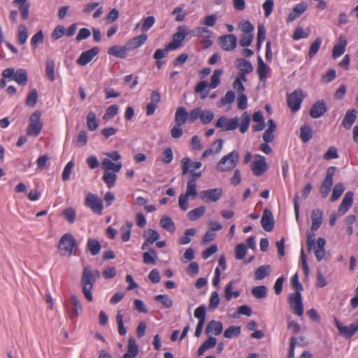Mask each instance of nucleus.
Masks as SVG:
<instances>
[{"instance_id": "obj_1", "label": "nucleus", "mask_w": 358, "mask_h": 358, "mask_svg": "<svg viewBox=\"0 0 358 358\" xmlns=\"http://www.w3.org/2000/svg\"><path fill=\"white\" fill-rule=\"evenodd\" d=\"M95 281L96 278L94 276L91 268L89 266L85 267L81 277L82 292L89 301H93L91 291Z\"/></svg>"}, {"instance_id": "obj_2", "label": "nucleus", "mask_w": 358, "mask_h": 358, "mask_svg": "<svg viewBox=\"0 0 358 358\" xmlns=\"http://www.w3.org/2000/svg\"><path fill=\"white\" fill-rule=\"evenodd\" d=\"M58 248L62 256L75 255L78 248L76 240L71 234H65L59 241Z\"/></svg>"}, {"instance_id": "obj_3", "label": "nucleus", "mask_w": 358, "mask_h": 358, "mask_svg": "<svg viewBox=\"0 0 358 358\" xmlns=\"http://www.w3.org/2000/svg\"><path fill=\"white\" fill-rule=\"evenodd\" d=\"M354 193L348 191L345 193L338 211L331 214L329 217V224H335L337 217L343 215L348 209L352 206L353 203Z\"/></svg>"}, {"instance_id": "obj_4", "label": "nucleus", "mask_w": 358, "mask_h": 358, "mask_svg": "<svg viewBox=\"0 0 358 358\" xmlns=\"http://www.w3.org/2000/svg\"><path fill=\"white\" fill-rule=\"evenodd\" d=\"M238 161V153L234 150L224 156L217 164L216 169L219 171H228L233 169Z\"/></svg>"}, {"instance_id": "obj_5", "label": "nucleus", "mask_w": 358, "mask_h": 358, "mask_svg": "<svg viewBox=\"0 0 358 358\" xmlns=\"http://www.w3.org/2000/svg\"><path fill=\"white\" fill-rule=\"evenodd\" d=\"M41 113L40 110H35L29 118V125L27 129V135L37 136L43 127V122L41 120Z\"/></svg>"}, {"instance_id": "obj_6", "label": "nucleus", "mask_w": 358, "mask_h": 358, "mask_svg": "<svg viewBox=\"0 0 358 358\" xmlns=\"http://www.w3.org/2000/svg\"><path fill=\"white\" fill-rule=\"evenodd\" d=\"M213 118L214 113L212 111L203 110L201 108L197 107L190 111L189 122L194 123L197 119H199L203 124H208Z\"/></svg>"}, {"instance_id": "obj_7", "label": "nucleus", "mask_w": 358, "mask_h": 358, "mask_svg": "<svg viewBox=\"0 0 358 358\" xmlns=\"http://www.w3.org/2000/svg\"><path fill=\"white\" fill-rule=\"evenodd\" d=\"M304 97L305 95L300 89L294 90L292 93L287 94V106L292 113L296 112L300 108Z\"/></svg>"}, {"instance_id": "obj_8", "label": "nucleus", "mask_w": 358, "mask_h": 358, "mask_svg": "<svg viewBox=\"0 0 358 358\" xmlns=\"http://www.w3.org/2000/svg\"><path fill=\"white\" fill-rule=\"evenodd\" d=\"M336 171V167L330 166L327 169L326 176L322 183L320 192L323 198H326L331 191L333 185V177Z\"/></svg>"}, {"instance_id": "obj_9", "label": "nucleus", "mask_w": 358, "mask_h": 358, "mask_svg": "<svg viewBox=\"0 0 358 358\" xmlns=\"http://www.w3.org/2000/svg\"><path fill=\"white\" fill-rule=\"evenodd\" d=\"M288 302L295 315L298 316H301L303 315V306L300 292H296L294 294H290L288 297Z\"/></svg>"}, {"instance_id": "obj_10", "label": "nucleus", "mask_w": 358, "mask_h": 358, "mask_svg": "<svg viewBox=\"0 0 358 358\" xmlns=\"http://www.w3.org/2000/svg\"><path fill=\"white\" fill-rule=\"evenodd\" d=\"M334 322L339 334L346 338L352 337L358 330V320L350 324V326L343 325L336 317H334Z\"/></svg>"}, {"instance_id": "obj_11", "label": "nucleus", "mask_w": 358, "mask_h": 358, "mask_svg": "<svg viewBox=\"0 0 358 358\" xmlns=\"http://www.w3.org/2000/svg\"><path fill=\"white\" fill-rule=\"evenodd\" d=\"M85 203L94 213L98 215L101 214L103 210V201L96 194L92 193L87 194Z\"/></svg>"}, {"instance_id": "obj_12", "label": "nucleus", "mask_w": 358, "mask_h": 358, "mask_svg": "<svg viewBox=\"0 0 358 358\" xmlns=\"http://www.w3.org/2000/svg\"><path fill=\"white\" fill-rule=\"evenodd\" d=\"M238 118L237 117L228 119L226 116H221L215 123V127L222 128V131H230L237 129Z\"/></svg>"}, {"instance_id": "obj_13", "label": "nucleus", "mask_w": 358, "mask_h": 358, "mask_svg": "<svg viewBox=\"0 0 358 358\" xmlns=\"http://www.w3.org/2000/svg\"><path fill=\"white\" fill-rule=\"evenodd\" d=\"M257 158L250 164L251 169L256 176H261L268 169V164L264 156L257 155Z\"/></svg>"}, {"instance_id": "obj_14", "label": "nucleus", "mask_w": 358, "mask_h": 358, "mask_svg": "<svg viewBox=\"0 0 358 358\" xmlns=\"http://www.w3.org/2000/svg\"><path fill=\"white\" fill-rule=\"evenodd\" d=\"M223 194L222 189L220 187L203 190L200 193V198L206 202H216Z\"/></svg>"}, {"instance_id": "obj_15", "label": "nucleus", "mask_w": 358, "mask_h": 358, "mask_svg": "<svg viewBox=\"0 0 358 358\" xmlns=\"http://www.w3.org/2000/svg\"><path fill=\"white\" fill-rule=\"evenodd\" d=\"M222 48L226 51H231L236 48L237 38L234 34H227L219 38Z\"/></svg>"}, {"instance_id": "obj_16", "label": "nucleus", "mask_w": 358, "mask_h": 358, "mask_svg": "<svg viewBox=\"0 0 358 358\" xmlns=\"http://www.w3.org/2000/svg\"><path fill=\"white\" fill-rule=\"evenodd\" d=\"M327 110L326 103L324 100H317L311 107L309 115L313 118H319Z\"/></svg>"}, {"instance_id": "obj_17", "label": "nucleus", "mask_w": 358, "mask_h": 358, "mask_svg": "<svg viewBox=\"0 0 358 358\" xmlns=\"http://www.w3.org/2000/svg\"><path fill=\"white\" fill-rule=\"evenodd\" d=\"M99 48L98 47H94L89 50L83 52L77 59V63L81 66H85L90 62L92 59L98 55Z\"/></svg>"}, {"instance_id": "obj_18", "label": "nucleus", "mask_w": 358, "mask_h": 358, "mask_svg": "<svg viewBox=\"0 0 358 358\" xmlns=\"http://www.w3.org/2000/svg\"><path fill=\"white\" fill-rule=\"evenodd\" d=\"M148 39V35L145 33L140 34L139 36H135L128 41L125 45L128 50L136 49L142 45Z\"/></svg>"}, {"instance_id": "obj_19", "label": "nucleus", "mask_w": 358, "mask_h": 358, "mask_svg": "<svg viewBox=\"0 0 358 358\" xmlns=\"http://www.w3.org/2000/svg\"><path fill=\"white\" fill-rule=\"evenodd\" d=\"M307 6V3L304 2L296 5L292 11L288 15L286 20L287 22L290 23L294 21L306 10Z\"/></svg>"}, {"instance_id": "obj_20", "label": "nucleus", "mask_w": 358, "mask_h": 358, "mask_svg": "<svg viewBox=\"0 0 358 358\" xmlns=\"http://www.w3.org/2000/svg\"><path fill=\"white\" fill-rule=\"evenodd\" d=\"M357 111L355 109H350L347 110L342 121L341 125L347 129H350L357 119Z\"/></svg>"}, {"instance_id": "obj_21", "label": "nucleus", "mask_w": 358, "mask_h": 358, "mask_svg": "<svg viewBox=\"0 0 358 358\" xmlns=\"http://www.w3.org/2000/svg\"><path fill=\"white\" fill-rule=\"evenodd\" d=\"M347 45V40L345 36H341L338 42L334 45L332 50V57L336 59L342 55L345 50Z\"/></svg>"}, {"instance_id": "obj_22", "label": "nucleus", "mask_w": 358, "mask_h": 358, "mask_svg": "<svg viewBox=\"0 0 358 358\" xmlns=\"http://www.w3.org/2000/svg\"><path fill=\"white\" fill-rule=\"evenodd\" d=\"M202 166L200 162H191L188 157H184L181 159V169L182 175H185L189 172V168L198 169Z\"/></svg>"}, {"instance_id": "obj_23", "label": "nucleus", "mask_w": 358, "mask_h": 358, "mask_svg": "<svg viewBox=\"0 0 358 358\" xmlns=\"http://www.w3.org/2000/svg\"><path fill=\"white\" fill-rule=\"evenodd\" d=\"M189 113H187L185 108L180 106L175 113V122L178 126H182L187 120H189Z\"/></svg>"}, {"instance_id": "obj_24", "label": "nucleus", "mask_w": 358, "mask_h": 358, "mask_svg": "<svg viewBox=\"0 0 358 358\" xmlns=\"http://www.w3.org/2000/svg\"><path fill=\"white\" fill-rule=\"evenodd\" d=\"M122 166V163H114L108 158H104L101 162V167L104 171H112L113 173H116L120 172Z\"/></svg>"}, {"instance_id": "obj_25", "label": "nucleus", "mask_w": 358, "mask_h": 358, "mask_svg": "<svg viewBox=\"0 0 358 358\" xmlns=\"http://www.w3.org/2000/svg\"><path fill=\"white\" fill-rule=\"evenodd\" d=\"M222 329L223 326L221 322L211 320L208 323L205 330V333L206 334L213 333L215 336H218L222 333Z\"/></svg>"}, {"instance_id": "obj_26", "label": "nucleus", "mask_w": 358, "mask_h": 358, "mask_svg": "<svg viewBox=\"0 0 358 358\" xmlns=\"http://www.w3.org/2000/svg\"><path fill=\"white\" fill-rule=\"evenodd\" d=\"M223 225H212L210 230L206 232L203 238H202V244L206 245L210 242L213 241L216 237L215 231L221 230L222 229Z\"/></svg>"}, {"instance_id": "obj_27", "label": "nucleus", "mask_w": 358, "mask_h": 358, "mask_svg": "<svg viewBox=\"0 0 358 358\" xmlns=\"http://www.w3.org/2000/svg\"><path fill=\"white\" fill-rule=\"evenodd\" d=\"M128 49L126 48V45L124 46H119V45H114L110 47L108 50V54L110 55H113L118 58H125L127 57V52Z\"/></svg>"}, {"instance_id": "obj_28", "label": "nucleus", "mask_w": 358, "mask_h": 358, "mask_svg": "<svg viewBox=\"0 0 358 358\" xmlns=\"http://www.w3.org/2000/svg\"><path fill=\"white\" fill-rule=\"evenodd\" d=\"M217 343L216 338L210 336L198 349V355L201 356L208 349H211L215 346Z\"/></svg>"}, {"instance_id": "obj_29", "label": "nucleus", "mask_w": 358, "mask_h": 358, "mask_svg": "<svg viewBox=\"0 0 358 358\" xmlns=\"http://www.w3.org/2000/svg\"><path fill=\"white\" fill-rule=\"evenodd\" d=\"M258 67L257 73L259 75V80L264 81L266 79V74L268 71V66L264 62L261 57H257Z\"/></svg>"}, {"instance_id": "obj_30", "label": "nucleus", "mask_w": 358, "mask_h": 358, "mask_svg": "<svg viewBox=\"0 0 358 358\" xmlns=\"http://www.w3.org/2000/svg\"><path fill=\"white\" fill-rule=\"evenodd\" d=\"M87 249L93 256L98 255L101 250V245L96 239L89 238L87 243Z\"/></svg>"}, {"instance_id": "obj_31", "label": "nucleus", "mask_w": 358, "mask_h": 358, "mask_svg": "<svg viewBox=\"0 0 358 358\" xmlns=\"http://www.w3.org/2000/svg\"><path fill=\"white\" fill-rule=\"evenodd\" d=\"M313 136L312 128L306 124H303L300 128V138L303 143H307Z\"/></svg>"}, {"instance_id": "obj_32", "label": "nucleus", "mask_w": 358, "mask_h": 358, "mask_svg": "<svg viewBox=\"0 0 358 358\" xmlns=\"http://www.w3.org/2000/svg\"><path fill=\"white\" fill-rule=\"evenodd\" d=\"M71 300L72 301V303L75 308L71 311V313H69V317L71 319H73L77 317L80 312L82 311V306L76 295H71Z\"/></svg>"}, {"instance_id": "obj_33", "label": "nucleus", "mask_w": 358, "mask_h": 358, "mask_svg": "<svg viewBox=\"0 0 358 358\" xmlns=\"http://www.w3.org/2000/svg\"><path fill=\"white\" fill-rule=\"evenodd\" d=\"M234 283V280L230 281L224 289V298L227 301H229L232 297L238 298L241 294V292L238 290L232 292Z\"/></svg>"}, {"instance_id": "obj_34", "label": "nucleus", "mask_w": 358, "mask_h": 358, "mask_svg": "<svg viewBox=\"0 0 358 358\" xmlns=\"http://www.w3.org/2000/svg\"><path fill=\"white\" fill-rule=\"evenodd\" d=\"M236 63L237 67L241 72L249 73L253 71L251 62L245 59H237Z\"/></svg>"}, {"instance_id": "obj_35", "label": "nucleus", "mask_w": 358, "mask_h": 358, "mask_svg": "<svg viewBox=\"0 0 358 358\" xmlns=\"http://www.w3.org/2000/svg\"><path fill=\"white\" fill-rule=\"evenodd\" d=\"M99 126L96 114L93 111L89 112L87 116V127L90 131H95Z\"/></svg>"}, {"instance_id": "obj_36", "label": "nucleus", "mask_w": 358, "mask_h": 358, "mask_svg": "<svg viewBox=\"0 0 358 358\" xmlns=\"http://www.w3.org/2000/svg\"><path fill=\"white\" fill-rule=\"evenodd\" d=\"M13 80L20 85H25L28 80L26 71L24 69L17 70L13 76Z\"/></svg>"}, {"instance_id": "obj_37", "label": "nucleus", "mask_w": 358, "mask_h": 358, "mask_svg": "<svg viewBox=\"0 0 358 358\" xmlns=\"http://www.w3.org/2000/svg\"><path fill=\"white\" fill-rule=\"evenodd\" d=\"M117 180V175L110 171H104L103 175V180L107 185L108 188L115 186Z\"/></svg>"}, {"instance_id": "obj_38", "label": "nucleus", "mask_w": 358, "mask_h": 358, "mask_svg": "<svg viewBox=\"0 0 358 358\" xmlns=\"http://www.w3.org/2000/svg\"><path fill=\"white\" fill-rule=\"evenodd\" d=\"M157 253L154 249H150L143 254V263L145 264H155Z\"/></svg>"}, {"instance_id": "obj_39", "label": "nucleus", "mask_w": 358, "mask_h": 358, "mask_svg": "<svg viewBox=\"0 0 358 358\" xmlns=\"http://www.w3.org/2000/svg\"><path fill=\"white\" fill-rule=\"evenodd\" d=\"M189 34L186 26H179L177 31L173 35L172 39L178 41L182 43L185 36Z\"/></svg>"}, {"instance_id": "obj_40", "label": "nucleus", "mask_w": 358, "mask_h": 358, "mask_svg": "<svg viewBox=\"0 0 358 358\" xmlns=\"http://www.w3.org/2000/svg\"><path fill=\"white\" fill-rule=\"evenodd\" d=\"M271 266L269 265L260 266L255 272V279L261 280L266 278L270 272Z\"/></svg>"}, {"instance_id": "obj_41", "label": "nucleus", "mask_w": 358, "mask_h": 358, "mask_svg": "<svg viewBox=\"0 0 358 358\" xmlns=\"http://www.w3.org/2000/svg\"><path fill=\"white\" fill-rule=\"evenodd\" d=\"M196 230L194 228L186 229L184 235L178 239V243L180 245H186L190 243L191 236H194L196 234Z\"/></svg>"}, {"instance_id": "obj_42", "label": "nucleus", "mask_w": 358, "mask_h": 358, "mask_svg": "<svg viewBox=\"0 0 358 358\" xmlns=\"http://www.w3.org/2000/svg\"><path fill=\"white\" fill-rule=\"evenodd\" d=\"M206 208L204 206H199L190 210L187 213V216L191 221H196L204 214Z\"/></svg>"}, {"instance_id": "obj_43", "label": "nucleus", "mask_w": 358, "mask_h": 358, "mask_svg": "<svg viewBox=\"0 0 358 358\" xmlns=\"http://www.w3.org/2000/svg\"><path fill=\"white\" fill-rule=\"evenodd\" d=\"M241 328L240 326H230L224 332V336L227 338H231L233 336L238 337L241 334Z\"/></svg>"}, {"instance_id": "obj_44", "label": "nucleus", "mask_w": 358, "mask_h": 358, "mask_svg": "<svg viewBox=\"0 0 358 358\" xmlns=\"http://www.w3.org/2000/svg\"><path fill=\"white\" fill-rule=\"evenodd\" d=\"M155 299L160 302L162 306L166 308H170L173 306V300L166 294H159L155 296Z\"/></svg>"}, {"instance_id": "obj_45", "label": "nucleus", "mask_w": 358, "mask_h": 358, "mask_svg": "<svg viewBox=\"0 0 358 358\" xmlns=\"http://www.w3.org/2000/svg\"><path fill=\"white\" fill-rule=\"evenodd\" d=\"M143 236L146 241L150 244L154 243L159 238V233L156 230L152 229L145 231Z\"/></svg>"}, {"instance_id": "obj_46", "label": "nucleus", "mask_w": 358, "mask_h": 358, "mask_svg": "<svg viewBox=\"0 0 358 358\" xmlns=\"http://www.w3.org/2000/svg\"><path fill=\"white\" fill-rule=\"evenodd\" d=\"M252 294L257 299H264L267 295V288L265 285L256 286L252 289Z\"/></svg>"}, {"instance_id": "obj_47", "label": "nucleus", "mask_w": 358, "mask_h": 358, "mask_svg": "<svg viewBox=\"0 0 358 358\" xmlns=\"http://www.w3.org/2000/svg\"><path fill=\"white\" fill-rule=\"evenodd\" d=\"M38 95L37 90L36 89H32L28 94V96L26 99L25 102L27 106L31 108L34 107L38 101Z\"/></svg>"}, {"instance_id": "obj_48", "label": "nucleus", "mask_w": 358, "mask_h": 358, "mask_svg": "<svg viewBox=\"0 0 358 358\" xmlns=\"http://www.w3.org/2000/svg\"><path fill=\"white\" fill-rule=\"evenodd\" d=\"M45 72L50 81H54L55 77V62L52 59H47L45 62Z\"/></svg>"}, {"instance_id": "obj_49", "label": "nucleus", "mask_w": 358, "mask_h": 358, "mask_svg": "<svg viewBox=\"0 0 358 358\" xmlns=\"http://www.w3.org/2000/svg\"><path fill=\"white\" fill-rule=\"evenodd\" d=\"M344 190L345 188L343 183H336L333 189L332 194L331 196V201L334 202L338 200L343 193Z\"/></svg>"}, {"instance_id": "obj_50", "label": "nucleus", "mask_w": 358, "mask_h": 358, "mask_svg": "<svg viewBox=\"0 0 358 358\" xmlns=\"http://www.w3.org/2000/svg\"><path fill=\"white\" fill-rule=\"evenodd\" d=\"M223 71L222 69H216L213 71V74L210 78V83L209 86L212 89L216 88L220 83V76H222Z\"/></svg>"}, {"instance_id": "obj_51", "label": "nucleus", "mask_w": 358, "mask_h": 358, "mask_svg": "<svg viewBox=\"0 0 358 358\" xmlns=\"http://www.w3.org/2000/svg\"><path fill=\"white\" fill-rule=\"evenodd\" d=\"M28 37V31L24 24L18 27V41L20 45H24Z\"/></svg>"}, {"instance_id": "obj_52", "label": "nucleus", "mask_w": 358, "mask_h": 358, "mask_svg": "<svg viewBox=\"0 0 358 358\" xmlns=\"http://www.w3.org/2000/svg\"><path fill=\"white\" fill-rule=\"evenodd\" d=\"M250 122V115L247 112H244L241 117V123L240 126V131L242 134H245L248 131Z\"/></svg>"}, {"instance_id": "obj_53", "label": "nucleus", "mask_w": 358, "mask_h": 358, "mask_svg": "<svg viewBox=\"0 0 358 358\" xmlns=\"http://www.w3.org/2000/svg\"><path fill=\"white\" fill-rule=\"evenodd\" d=\"M188 197L192 196L193 199L197 195L196 183L192 180H188L187 183V190L185 194Z\"/></svg>"}, {"instance_id": "obj_54", "label": "nucleus", "mask_w": 358, "mask_h": 358, "mask_svg": "<svg viewBox=\"0 0 358 358\" xmlns=\"http://www.w3.org/2000/svg\"><path fill=\"white\" fill-rule=\"evenodd\" d=\"M116 322L117 324V331L120 336H125L127 331V329L124 326L123 323V315L121 313V311H118L116 315Z\"/></svg>"}, {"instance_id": "obj_55", "label": "nucleus", "mask_w": 358, "mask_h": 358, "mask_svg": "<svg viewBox=\"0 0 358 358\" xmlns=\"http://www.w3.org/2000/svg\"><path fill=\"white\" fill-rule=\"evenodd\" d=\"M138 352V347L134 337H130L128 340V350L126 353L136 356Z\"/></svg>"}, {"instance_id": "obj_56", "label": "nucleus", "mask_w": 358, "mask_h": 358, "mask_svg": "<svg viewBox=\"0 0 358 358\" xmlns=\"http://www.w3.org/2000/svg\"><path fill=\"white\" fill-rule=\"evenodd\" d=\"M274 218L272 212L265 208L263 211V215L261 219V224H274Z\"/></svg>"}, {"instance_id": "obj_57", "label": "nucleus", "mask_w": 358, "mask_h": 358, "mask_svg": "<svg viewBox=\"0 0 358 358\" xmlns=\"http://www.w3.org/2000/svg\"><path fill=\"white\" fill-rule=\"evenodd\" d=\"M247 252V247L243 243L238 244L235 248V256L237 259H243Z\"/></svg>"}, {"instance_id": "obj_58", "label": "nucleus", "mask_w": 358, "mask_h": 358, "mask_svg": "<svg viewBox=\"0 0 358 358\" xmlns=\"http://www.w3.org/2000/svg\"><path fill=\"white\" fill-rule=\"evenodd\" d=\"M119 107L117 105H111L107 108L105 114L103 116V119L107 120L110 118L113 117L118 113Z\"/></svg>"}, {"instance_id": "obj_59", "label": "nucleus", "mask_w": 358, "mask_h": 358, "mask_svg": "<svg viewBox=\"0 0 358 358\" xmlns=\"http://www.w3.org/2000/svg\"><path fill=\"white\" fill-rule=\"evenodd\" d=\"M322 43V39L321 38H317L315 41L311 44L309 52H308V57L310 58L313 57L315 54L317 52L320 45Z\"/></svg>"}, {"instance_id": "obj_60", "label": "nucleus", "mask_w": 358, "mask_h": 358, "mask_svg": "<svg viewBox=\"0 0 358 358\" xmlns=\"http://www.w3.org/2000/svg\"><path fill=\"white\" fill-rule=\"evenodd\" d=\"M220 303V298L219 294L217 291H214L212 292L210 298V303L208 306V308L211 310H214L216 309Z\"/></svg>"}, {"instance_id": "obj_61", "label": "nucleus", "mask_w": 358, "mask_h": 358, "mask_svg": "<svg viewBox=\"0 0 358 358\" xmlns=\"http://www.w3.org/2000/svg\"><path fill=\"white\" fill-rule=\"evenodd\" d=\"M312 224H322L323 220V213L320 209H315L311 213Z\"/></svg>"}, {"instance_id": "obj_62", "label": "nucleus", "mask_w": 358, "mask_h": 358, "mask_svg": "<svg viewBox=\"0 0 358 358\" xmlns=\"http://www.w3.org/2000/svg\"><path fill=\"white\" fill-rule=\"evenodd\" d=\"M65 27L62 25L57 26L51 34V37L54 41L61 38L65 34Z\"/></svg>"}, {"instance_id": "obj_63", "label": "nucleus", "mask_w": 358, "mask_h": 358, "mask_svg": "<svg viewBox=\"0 0 358 358\" xmlns=\"http://www.w3.org/2000/svg\"><path fill=\"white\" fill-rule=\"evenodd\" d=\"M62 215L67 222L72 223L75 221L76 210L73 208H68L62 212Z\"/></svg>"}, {"instance_id": "obj_64", "label": "nucleus", "mask_w": 358, "mask_h": 358, "mask_svg": "<svg viewBox=\"0 0 358 358\" xmlns=\"http://www.w3.org/2000/svg\"><path fill=\"white\" fill-rule=\"evenodd\" d=\"M155 18L153 16H148L143 20L141 30L143 32L148 31L155 24Z\"/></svg>"}]
</instances>
